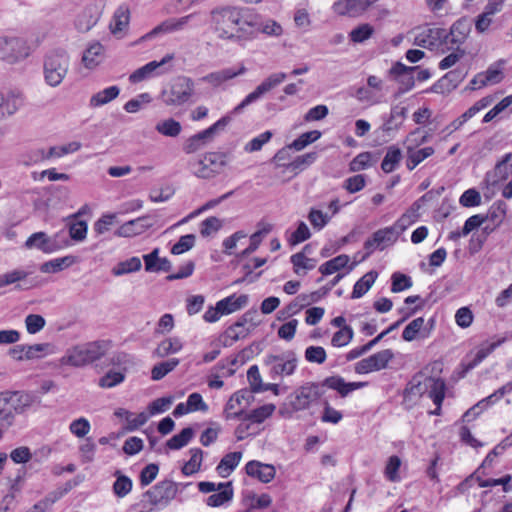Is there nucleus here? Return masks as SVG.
Wrapping results in <instances>:
<instances>
[{"instance_id": "nucleus-36", "label": "nucleus", "mask_w": 512, "mask_h": 512, "mask_svg": "<svg viewBox=\"0 0 512 512\" xmlns=\"http://www.w3.org/2000/svg\"><path fill=\"white\" fill-rule=\"evenodd\" d=\"M119 93H120V89L118 86L114 85V86L107 87V88L97 92L96 94H94L90 98L89 104L91 107L103 106V105L111 102L115 98H117Z\"/></svg>"}, {"instance_id": "nucleus-7", "label": "nucleus", "mask_w": 512, "mask_h": 512, "mask_svg": "<svg viewBox=\"0 0 512 512\" xmlns=\"http://www.w3.org/2000/svg\"><path fill=\"white\" fill-rule=\"evenodd\" d=\"M194 94V82L186 76L175 78L170 86L161 92V99L167 106H181Z\"/></svg>"}, {"instance_id": "nucleus-27", "label": "nucleus", "mask_w": 512, "mask_h": 512, "mask_svg": "<svg viewBox=\"0 0 512 512\" xmlns=\"http://www.w3.org/2000/svg\"><path fill=\"white\" fill-rule=\"evenodd\" d=\"M255 27L251 31V39L255 38L260 32L268 36H280L283 33L282 26L275 20L269 19L266 22L261 21V16L254 12Z\"/></svg>"}, {"instance_id": "nucleus-14", "label": "nucleus", "mask_w": 512, "mask_h": 512, "mask_svg": "<svg viewBox=\"0 0 512 512\" xmlns=\"http://www.w3.org/2000/svg\"><path fill=\"white\" fill-rule=\"evenodd\" d=\"M253 400V394L248 389L235 392L225 405L224 416L227 420L240 419L244 416V408Z\"/></svg>"}, {"instance_id": "nucleus-39", "label": "nucleus", "mask_w": 512, "mask_h": 512, "mask_svg": "<svg viewBox=\"0 0 512 512\" xmlns=\"http://www.w3.org/2000/svg\"><path fill=\"white\" fill-rule=\"evenodd\" d=\"M114 475L116 476V480L112 486L113 493L118 498H124L131 492L133 482L128 476L123 475L119 470H117Z\"/></svg>"}, {"instance_id": "nucleus-50", "label": "nucleus", "mask_w": 512, "mask_h": 512, "mask_svg": "<svg viewBox=\"0 0 512 512\" xmlns=\"http://www.w3.org/2000/svg\"><path fill=\"white\" fill-rule=\"evenodd\" d=\"M82 213L79 211L72 216V221L69 223V235L75 241H83L87 235V223L84 220H77V217Z\"/></svg>"}, {"instance_id": "nucleus-22", "label": "nucleus", "mask_w": 512, "mask_h": 512, "mask_svg": "<svg viewBox=\"0 0 512 512\" xmlns=\"http://www.w3.org/2000/svg\"><path fill=\"white\" fill-rule=\"evenodd\" d=\"M23 104L24 98L19 92L0 93V118L12 116Z\"/></svg>"}, {"instance_id": "nucleus-24", "label": "nucleus", "mask_w": 512, "mask_h": 512, "mask_svg": "<svg viewBox=\"0 0 512 512\" xmlns=\"http://www.w3.org/2000/svg\"><path fill=\"white\" fill-rule=\"evenodd\" d=\"M471 31V25L465 18L457 20L450 28V32H446L445 43L452 45H461L465 42Z\"/></svg>"}, {"instance_id": "nucleus-42", "label": "nucleus", "mask_w": 512, "mask_h": 512, "mask_svg": "<svg viewBox=\"0 0 512 512\" xmlns=\"http://www.w3.org/2000/svg\"><path fill=\"white\" fill-rule=\"evenodd\" d=\"M350 261V258L346 254H341L325 263H323L319 267V271L322 275H331L342 268L346 267Z\"/></svg>"}, {"instance_id": "nucleus-37", "label": "nucleus", "mask_w": 512, "mask_h": 512, "mask_svg": "<svg viewBox=\"0 0 512 512\" xmlns=\"http://www.w3.org/2000/svg\"><path fill=\"white\" fill-rule=\"evenodd\" d=\"M376 271H369L362 276L354 285L351 298L357 299L365 295L377 279Z\"/></svg>"}, {"instance_id": "nucleus-33", "label": "nucleus", "mask_w": 512, "mask_h": 512, "mask_svg": "<svg viewBox=\"0 0 512 512\" xmlns=\"http://www.w3.org/2000/svg\"><path fill=\"white\" fill-rule=\"evenodd\" d=\"M242 458L241 452H230L226 454L216 467L218 474L225 478L238 466Z\"/></svg>"}, {"instance_id": "nucleus-10", "label": "nucleus", "mask_w": 512, "mask_h": 512, "mask_svg": "<svg viewBox=\"0 0 512 512\" xmlns=\"http://www.w3.org/2000/svg\"><path fill=\"white\" fill-rule=\"evenodd\" d=\"M287 75L277 72L265 78L251 93H249L232 111L234 115L240 114L247 106L260 100L266 93L280 85Z\"/></svg>"}, {"instance_id": "nucleus-46", "label": "nucleus", "mask_w": 512, "mask_h": 512, "mask_svg": "<svg viewBox=\"0 0 512 512\" xmlns=\"http://www.w3.org/2000/svg\"><path fill=\"white\" fill-rule=\"evenodd\" d=\"M47 160L46 148H31L21 155V163L24 166H33Z\"/></svg>"}, {"instance_id": "nucleus-64", "label": "nucleus", "mask_w": 512, "mask_h": 512, "mask_svg": "<svg viewBox=\"0 0 512 512\" xmlns=\"http://www.w3.org/2000/svg\"><path fill=\"white\" fill-rule=\"evenodd\" d=\"M91 429L89 421L84 418H78L70 423V432L78 438L85 437Z\"/></svg>"}, {"instance_id": "nucleus-20", "label": "nucleus", "mask_w": 512, "mask_h": 512, "mask_svg": "<svg viewBox=\"0 0 512 512\" xmlns=\"http://www.w3.org/2000/svg\"><path fill=\"white\" fill-rule=\"evenodd\" d=\"M446 30L442 28H426L415 37V44L430 50L438 48L445 43Z\"/></svg>"}, {"instance_id": "nucleus-40", "label": "nucleus", "mask_w": 512, "mask_h": 512, "mask_svg": "<svg viewBox=\"0 0 512 512\" xmlns=\"http://www.w3.org/2000/svg\"><path fill=\"white\" fill-rule=\"evenodd\" d=\"M402 158L401 150L392 145L387 149L386 155L381 163V168L385 173H391L395 170Z\"/></svg>"}, {"instance_id": "nucleus-1", "label": "nucleus", "mask_w": 512, "mask_h": 512, "mask_svg": "<svg viewBox=\"0 0 512 512\" xmlns=\"http://www.w3.org/2000/svg\"><path fill=\"white\" fill-rule=\"evenodd\" d=\"M254 19V12L248 8L220 6L210 11L209 21L218 38L238 42L251 39Z\"/></svg>"}, {"instance_id": "nucleus-9", "label": "nucleus", "mask_w": 512, "mask_h": 512, "mask_svg": "<svg viewBox=\"0 0 512 512\" xmlns=\"http://www.w3.org/2000/svg\"><path fill=\"white\" fill-rule=\"evenodd\" d=\"M69 245V241L63 231L49 237L44 232L33 233L25 242L27 249L36 248L43 253L50 254Z\"/></svg>"}, {"instance_id": "nucleus-53", "label": "nucleus", "mask_w": 512, "mask_h": 512, "mask_svg": "<svg viewBox=\"0 0 512 512\" xmlns=\"http://www.w3.org/2000/svg\"><path fill=\"white\" fill-rule=\"evenodd\" d=\"M179 364V360L176 358H171L167 361L160 362L156 364L151 371V378L154 381L161 380L164 378L169 372L173 371L176 366Z\"/></svg>"}, {"instance_id": "nucleus-62", "label": "nucleus", "mask_w": 512, "mask_h": 512, "mask_svg": "<svg viewBox=\"0 0 512 512\" xmlns=\"http://www.w3.org/2000/svg\"><path fill=\"white\" fill-rule=\"evenodd\" d=\"M308 220L314 229H323L330 221V216L321 210L312 208L308 214Z\"/></svg>"}, {"instance_id": "nucleus-59", "label": "nucleus", "mask_w": 512, "mask_h": 512, "mask_svg": "<svg viewBox=\"0 0 512 512\" xmlns=\"http://www.w3.org/2000/svg\"><path fill=\"white\" fill-rule=\"evenodd\" d=\"M195 239L194 234L181 236L178 242L172 246L171 253L174 255H180L189 251L195 245Z\"/></svg>"}, {"instance_id": "nucleus-23", "label": "nucleus", "mask_w": 512, "mask_h": 512, "mask_svg": "<svg viewBox=\"0 0 512 512\" xmlns=\"http://www.w3.org/2000/svg\"><path fill=\"white\" fill-rule=\"evenodd\" d=\"M246 473L257 478L263 483H269L275 477V468L270 464H263L259 461H249L245 466Z\"/></svg>"}, {"instance_id": "nucleus-4", "label": "nucleus", "mask_w": 512, "mask_h": 512, "mask_svg": "<svg viewBox=\"0 0 512 512\" xmlns=\"http://www.w3.org/2000/svg\"><path fill=\"white\" fill-rule=\"evenodd\" d=\"M70 68V56L62 48L48 51L43 58V78L47 86L56 88L66 78Z\"/></svg>"}, {"instance_id": "nucleus-34", "label": "nucleus", "mask_w": 512, "mask_h": 512, "mask_svg": "<svg viewBox=\"0 0 512 512\" xmlns=\"http://www.w3.org/2000/svg\"><path fill=\"white\" fill-rule=\"evenodd\" d=\"M130 21V11L127 6H119L113 16L112 22L110 23L111 32L116 35L124 31Z\"/></svg>"}, {"instance_id": "nucleus-47", "label": "nucleus", "mask_w": 512, "mask_h": 512, "mask_svg": "<svg viewBox=\"0 0 512 512\" xmlns=\"http://www.w3.org/2000/svg\"><path fill=\"white\" fill-rule=\"evenodd\" d=\"M74 262L72 256H65L61 258H56L44 262L40 266V271L42 273H57L62 271L64 268L69 267Z\"/></svg>"}, {"instance_id": "nucleus-2", "label": "nucleus", "mask_w": 512, "mask_h": 512, "mask_svg": "<svg viewBox=\"0 0 512 512\" xmlns=\"http://www.w3.org/2000/svg\"><path fill=\"white\" fill-rule=\"evenodd\" d=\"M366 382H346L341 376H330L321 383L309 382L301 386L295 393V398L291 402L296 411L305 410L310 405L320 399L324 394V387L337 391L341 397L348 396L351 392L363 388Z\"/></svg>"}, {"instance_id": "nucleus-25", "label": "nucleus", "mask_w": 512, "mask_h": 512, "mask_svg": "<svg viewBox=\"0 0 512 512\" xmlns=\"http://www.w3.org/2000/svg\"><path fill=\"white\" fill-rule=\"evenodd\" d=\"M100 17V12L96 5H88L83 11L77 16L75 20V27L80 32L89 31Z\"/></svg>"}, {"instance_id": "nucleus-17", "label": "nucleus", "mask_w": 512, "mask_h": 512, "mask_svg": "<svg viewBox=\"0 0 512 512\" xmlns=\"http://www.w3.org/2000/svg\"><path fill=\"white\" fill-rule=\"evenodd\" d=\"M8 395V407L16 414H23L35 403H39L36 395L24 391H5Z\"/></svg>"}, {"instance_id": "nucleus-48", "label": "nucleus", "mask_w": 512, "mask_h": 512, "mask_svg": "<svg viewBox=\"0 0 512 512\" xmlns=\"http://www.w3.org/2000/svg\"><path fill=\"white\" fill-rule=\"evenodd\" d=\"M182 349V343L178 338H167L159 343L155 349V355L164 358L170 354L179 352Z\"/></svg>"}, {"instance_id": "nucleus-16", "label": "nucleus", "mask_w": 512, "mask_h": 512, "mask_svg": "<svg viewBox=\"0 0 512 512\" xmlns=\"http://www.w3.org/2000/svg\"><path fill=\"white\" fill-rule=\"evenodd\" d=\"M418 70V67H409L401 62H396L390 69V74L401 84V87L395 93V98H398L403 93L411 90L415 84L413 73Z\"/></svg>"}, {"instance_id": "nucleus-56", "label": "nucleus", "mask_w": 512, "mask_h": 512, "mask_svg": "<svg viewBox=\"0 0 512 512\" xmlns=\"http://www.w3.org/2000/svg\"><path fill=\"white\" fill-rule=\"evenodd\" d=\"M400 466L401 459L398 456L393 455L388 458L384 469V475L390 482L400 481V476L398 474Z\"/></svg>"}, {"instance_id": "nucleus-54", "label": "nucleus", "mask_w": 512, "mask_h": 512, "mask_svg": "<svg viewBox=\"0 0 512 512\" xmlns=\"http://www.w3.org/2000/svg\"><path fill=\"white\" fill-rule=\"evenodd\" d=\"M321 137V132L318 130H313L309 132H305L300 135L297 139H295L290 145L289 148H293L296 151H300L304 149L309 144L315 142Z\"/></svg>"}, {"instance_id": "nucleus-63", "label": "nucleus", "mask_w": 512, "mask_h": 512, "mask_svg": "<svg viewBox=\"0 0 512 512\" xmlns=\"http://www.w3.org/2000/svg\"><path fill=\"white\" fill-rule=\"evenodd\" d=\"M326 358V351L321 346H309L305 350V359L310 363L322 364Z\"/></svg>"}, {"instance_id": "nucleus-52", "label": "nucleus", "mask_w": 512, "mask_h": 512, "mask_svg": "<svg viewBox=\"0 0 512 512\" xmlns=\"http://www.w3.org/2000/svg\"><path fill=\"white\" fill-rule=\"evenodd\" d=\"M155 129L163 136L177 137L181 133L182 127L178 121L173 118H169L158 122Z\"/></svg>"}, {"instance_id": "nucleus-26", "label": "nucleus", "mask_w": 512, "mask_h": 512, "mask_svg": "<svg viewBox=\"0 0 512 512\" xmlns=\"http://www.w3.org/2000/svg\"><path fill=\"white\" fill-rule=\"evenodd\" d=\"M160 249L154 248L149 254L143 255L145 270L147 272H168L171 270V262L167 258L159 257Z\"/></svg>"}, {"instance_id": "nucleus-51", "label": "nucleus", "mask_w": 512, "mask_h": 512, "mask_svg": "<svg viewBox=\"0 0 512 512\" xmlns=\"http://www.w3.org/2000/svg\"><path fill=\"white\" fill-rule=\"evenodd\" d=\"M190 453V460L186 462L181 469L183 475L185 476H190L197 473L200 470L202 464L203 452L201 449L193 448L190 450Z\"/></svg>"}, {"instance_id": "nucleus-29", "label": "nucleus", "mask_w": 512, "mask_h": 512, "mask_svg": "<svg viewBox=\"0 0 512 512\" xmlns=\"http://www.w3.org/2000/svg\"><path fill=\"white\" fill-rule=\"evenodd\" d=\"M217 303L218 309L222 312V314L227 315L245 307L248 303V296L245 294H233L218 301Z\"/></svg>"}, {"instance_id": "nucleus-11", "label": "nucleus", "mask_w": 512, "mask_h": 512, "mask_svg": "<svg viewBox=\"0 0 512 512\" xmlns=\"http://www.w3.org/2000/svg\"><path fill=\"white\" fill-rule=\"evenodd\" d=\"M178 494V484L171 480H163L147 490L143 497L156 507H166Z\"/></svg>"}, {"instance_id": "nucleus-57", "label": "nucleus", "mask_w": 512, "mask_h": 512, "mask_svg": "<svg viewBox=\"0 0 512 512\" xmlns=\"http://www.w3.org/2000/svg\"><path fill=\"white\" fill-rule=\"evenodd\" d=\"M229 122L227 117H222L216 123H214L209 128L195 134L194 136L202 143L205 144L207 141H210L217 130L223 129Z\"/></svg>"}, {"instance_id": "nucleus-6", "label": "nucleus", "mask_w": 512, "mask_h": 512, "mask_svg": "<svg viewBox=\"0 0 512 512\" xmlns=\"http://www.w3.org/2000/svg\"><path fill=\"white\" fill-rule=\"evenodd\" d=\"M39 45V40L33 45L29 43L26 38L15 34L8 33L0 35V61L9 65L21 63L27 59Z\"/></svg>"}, {"instance_id": "nucleus-5", "label": "nucleus", "mask_w": 512, "mask_h": 512, "mask_svg": "<svg viewBox=\"0 0 512 512\" xmlns=\"http://www.w3.org/2000/svg\"><path fill=\"white\" fill-rule=\"evenodd\" d=\"M446 384L441 378L414 376L404 391V400L413 402L423 394L427 393L434 404L444 400Z\"/></svg>"}, {"instance_id": "nucleus-15", "label": "nucleus", "mask_w": 512, "mask_h": 512, "mask_svg": "<svg viewBox=\"0 0 512 512\" xmlns=\"http://www.w3.org/2000/svg\"><path fill=\"white\" fill-rule=\"evenodd\" d=\"M173 59V54H167L160 61H151L130 74L129 81L131 83H139L153 75L163 74L168 71L164 66Z\"/></svg>"}, {"instance_id": "nucleus-45", "label": "nucleus", "mask_w": 512, "mask_h": 512, "mask_svg": "<svg viewBox=\"0 0 512 512\" xmlns=\"http://www.w3.org/2000/svg\"><path fill=\"white\" fill-rule=\"evenodd\" d=\"M425 320L423 317H418L412 320L403 330L402 338L405 341L411 342L416 339L417 335L422 333V337H426L428 333H424Z\"/></svg>"}, {"instance_id": "nucleus-60", "label": "nucleus", "mask_w": 512, "mask_h": 512, "mask_svg": "<svg viewBox=\"0 0 512 512\" xmlns=\"http://www.w3.org/2000/svg\"><path fill=\"white\" fill-rule=\"evenodd\" d=\"M353 335V329L350 326H344L334 333L331 339V344L334 347H343L352 340Z\"/></svg>"}, {"instance_id": "nucleus-13", "label": "nucleus", "mask_w": 512, "mask_h": 512, "mask_svg": "<svg viewBox=\"0 0 512 512\" xmlns=\"http://www.w3.org/2000/svg\"><path fill=\"white\" fill-rule=\"evenodd\" d=\"M393 358L394 353L391 349L381 350L357 362L355 364V372L358 374H367L385 369Z\"/></svg>"}, {"instance_id": "nucleus-43", "label": "nucleus", "mask_w": 512, "mask_h": 512, "mask_svg": "<svg viewBox=\"0 0 512 512\" xmlns=\"http://www.w3.org/2000/svg\"><path fill=\"white\" fill-rule=\"evenodd\" d=\"M294 272L298 275H305V271L312 270L316 266V261L305 256L304 252H299L291 256Z\"/></svg>"}, {"instance_id": "nucleus-38", "label": "nucleus", "mask_w": 512, "mask_h": 512, "mask_svg": "<svg viewBox=\"0 0 512 512\" xmlns=\"http://www.w3.org/2000/svg\"><path fill=\"white\" fill-rule=\"evenodd\" d=\"M141 267H142L141 259L139 257L134 256L127 260L117 263L112 268V274L114 276H122L125 274L137 272L141 269Z\"/></svg>"}, {"instance_id": "nucleus-30", "label": "nucleus", "mask_w": 512, "mask_h": 512, "mask_svg": "<svg viewBox=\"0 0 512 512\" xmlns=\"http://www.w3.org/2000/svg\"><path fill=\"white\" fill-rule=\"evenodd\" d=\"M217 493L210 495L206 499V504L210 507H219L229 502L233 498V487L231 482L219 483Z\"/></svg>"}, {"instance_id": "nucleus-31", "label": "nucleus", "mask_w": 512, "mask_h": 512, "mask_svg": "<svg viewBox=\"0 0 512 512\" xmlns=\"http://www.w3.org/2000/svg\"><path fill=\"white\" fill-rule=\"evenodd\" d=\"M180 24L177 18H170L159 25H157L155 28H153L150 32L143 35L139 41H147L151 40L159 35L166 34V33H172L181 31Z\"/></svg>"}, {"instance_id": "nucleus-44", "label": "nucleus", "mask_w": 512, "mask_h": 512, "mask_svg": "<svg viewBox=\"0 0 512 512\" xmlns=\"http://www.w3.org/2000/svg\"><path fill=\"white\" fill-rule=\"evenodd\" d=\"M433 154L434 149L432 147H425L419 150H412L409 147L406 166L410 171H412L417 165Z\"/></svg>"}, {"instance_id": "nucleus-19", "label": "nucleus", "mask_w": 512, "mask_h": 512, "mask_svg": "<svg viewBox=\"0 0 512 512\" xmlns=\"http://www.w3.org/2000/svg\"><path fill=\"white\" fill-rule=\"evenodd\" d=\"M246 70V67L243 64H240L238 67H228L215 72H211L203 76L200 80L217 88L223 83L232 80L237 76L245 74Z\"/></svg>"}, {"instance_id": "nucleus-35", "label": "nucleus", "mask_w": 512, "mask_h": 512, "mask_svg": "<svg viewBox=\"0 0 512 512\" xmlns=\"http://www.w3.org/2000/svg\"><path fill=\"white\" fill-rule=\"evenodd\" d=\"M275 409L276 406L274 404H265L256 409H253L249 413L245 412L241 420L260 424L269 418L274 413Z\"/></svg>"}, {"instance_id": "nucleus-32", "label": "nucleus", "mask_w": 512, "mask_h": 512, "mask_svg": "<svg viewBox=\"0 0 512 512\" xmlns=\"http://www.w3.org/2000/svg\"><path fill=\"white\" fill-rule=\"evenodd\" d=\"M505 341L504 338L498 339L493 342L482 343L477 350L474 358L466 365V370H472L478 366L488 355H490L497 347Z\"/></svg>"}, {"instance_id": "nucleus-3", "label": "nucleus", "mask_w": 512, "mask_h": 512, "mask_svg": "<svg viewBox=\"0 0 512 512\" xmlns=\"http://www.w3.org/2000/svg\"><path fill=\"white\" fill-rule=\"evenodd\" d=\"M110 348L109 340H97L76 345L68 349L66 354L61 357L60 364L82 367L101 359Z\"/></svg>"}, {"instance_id": "nucleus-55", "label": "nucleus", "mask_w": 512, "mask_h": 512, "mask_svg": "<svg viewBox=\"0 0 512 512\" xmlns=\"http://www.w3.org/2000/svg\"><path fill=\"white\" fill-rule=\"evenodd\" d=\"M373 33L374 28L370 24L364 23L351 30L349 37L354 43H362L369 39Z\"/></svg>"}, {"instance_id": "nucleus-28", "label": "nucleus", "mask_w": 512, "mask_h": 512, "mask_svg": "<svg viewBox=\"0 0 512 512\" xmlns=\"http://www.w3.org/2000/svg\"><path fill=\"white\" fill-rule=\"evenodd\" d=\"M104 59V47L99 42L90 44L83 52L82 63L88 69H94Z\"/></svg>"}, {"instance_id": "nucleus-21", "label": "nucleus", "mask_w": 512, "mask_h": 512, "mask_svg": "<svg viewBox=\"0 0 512 512\" xmlns=\"http://www.w3.org/2000/svg\"><path fill=\"white\" fill-rule=\"evenodd\" d=\"M512 175V152L507 153L497 162L493 171L486 174V181L492 185L508 179Z\"/></svg>"}, {"instance_id": "nucleus-58", "label": "nucleus", "mask_w": 512, "mask_h": 512, "mask_svg": "<svg viewBox=\"0 0 512 512\" xmlns=\"http://www.w3.org/2000/svg\"><path fill=\"white\" fill-rule=\"evenodd\" d=\"M317 154L315 152L306 153L296 157L292 162L288 163L287 169L292 171H300L315 162Z\"/></svg>"}, {"instance_id": "nucleus-8", "label": "nucleus", "mask_w": 512, "mask_h": 512, "mask_svg": "<svg viewBox=\"0 0 512 512\" xmlns=\"http://www.w3.org/2000/svg\"><path fill=\"white\" fill-rule=\"evenodd\" d=\"M297 362V356L293 351H287L281 355H267L264 359V364L269 367V374L273 380L292 375Z\"/></svg>"}, {"instance_id": "nucleus-18", "label": "nucleus", "mask_w": 512, "mask_h": 512, "mask_svg": "<svg viewBox=\"0 0 512 512\" xmlns=\"http://www.w3.org/2000/svg\"><path fill=\"white\" fill-rule=\"evenodd\" d=\"M398 239L396 232L391 227L379 229L373 233L364 243L367 254L370 255L374 250H383L387 246L393 244Z\"/></svg>"}, {"instance_id": "nucleus-12", "label": "nucleus", "mask_w": 512, "mask_h": 512, "mask_svg": "<svg viewBox=\"0 0 512 512\" xmlns=\"http://www.w3.org/2000/svg\"><path fill=\"white\" fill-rule=\"evenodd\" d=\"M226 165V156L222 153H207L194 164L193 172L198 178L211 179L220 174Z\"/></svg>"}, {"instance_id": "nucleus-41", "label": "nucleus", "mask_w": 512, "mask_h": 512, "mask_svg": "<svg viewBox=\"0 0 512 512\" xmlns=\"http://www.w3.org/2000/svg\"><path fill=\"white\" fill-rule=\"evenodd\" d=\"M507 213V204L502 200L495 201L488 210L485 220H490L494 227L499 226Z\"/></svg>"}, {"instance_id": "nucleus-49", "label": "nucleus", "mask_w": 512, "mask_h": 512, "mask_svg": "<svg viewBox=\"0 0 512 512\" xmlns=\"http://www.w3.org/2000/svg\"><path fill=\"white\" fill-rule=\"evenodd\" d=\"M194 436V431L191 427L181 430L179 434L172 436L166 443V446L171 450H179L186 446Z\"/></svg>"}, {"instance_id": "nucleus-61", "label": "nucleus", "mask_w": 512, "mask_h": 512, "mask_svg": "<svg viewBox=\"0 0 512 512\" xmlns=\"http://www.w3.org/2000/svg\"><path fill=\"white\" fill-rule=\"evenodd\" d=\"M391 280H392L391 291L393 293H398V292L404 291V290L412 287L411 278L405 274L400 273V272L393 273Z\"/></svg>"}]
</instances>
